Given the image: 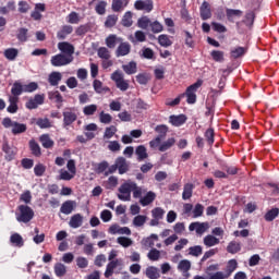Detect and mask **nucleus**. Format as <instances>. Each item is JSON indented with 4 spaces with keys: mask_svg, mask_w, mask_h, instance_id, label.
I'll list each match as a JSON object with an SVG mask.
<instances>
[{
    "mask_svg": "<svg viewBox=\"0 0 279 279\" xmlns=\"http://www.w3.org/2000/svg\"><path fill=\"white\" fill-rule=\"evenodd\" d=\"M2 125L7 130L12 128L11 132L13 136H19V134H25V132H27V124L12 121V119L8 117L2 120Z\"/></svg>",
    "mask_w": 279,
    "mask_h": 279,
    "instance_id": "obj_1",
    "label": "nucleus"
},
{
    "mask_svg": "<svg viewBox=\"0 0 279 279\" xmlns=\"http://www.w3.org/2000/svg\"><path fill=\"white\" fill-rule=\"evenodd\" d=\"M20 213L15 214L16 221L19 223H29L34 219V209L27 205L19 206Z\"/></svg>",
    "mask_w": 279,
    "mask_h": 279,
    "instance_id": "obj_2",
    "label": "nucleus"
},
{
    "mask_svg": "<svg viewBox=\"0 0 279 279\" xmlns=\"http://www.w3.org/2000/svg\"><path fill=\"white\" fill-rule=\"evenodd\" d=\"M63 128H69L77 121V117H80V112L75 107H66L63 112Z\"/></svg>",
    "mask_w": 279,
    "mask_h": 279,
    "instance_id": "obj_3",
    "label": "nucleus"
},
{
    "mask_svg": "<svg viewBox=\"0 0 279 279\" xmlns=\"http://www.w3.org/2000/svg\"><path fill=\"white\" fill-rule=\"evenodd\" d=\"M133 189H136V182L128 181L123 183L119 187V193L121 194L118 195V199H121V202H130Z\"/></svg>",
    "mask_w": 279,
    "mask_h": 279,
    "instance_id": "obj_4",
    "label": "nucleus"
},
{
    "mask_svg": "<svg viewBox=\"0 0 279 279\" xmlns=\"http://www.w3.org/2000/svg\"><path fill=\"white\" fill-rule=\"evenodd\" d=\"M2 151L4 153V159L8 162H12V160H14V158H16V154H17L19 149L15 146L10 145L8 140H3Z\"/></svg>",
    "mask_w": 279,
    "mask_h": 279,
    "instance_id": "obj_5",
    "label": "nucleus"
},
{
    "mask_svg": "<svg viewBox=\"0 0 279 279\" xmlns=\"http://www.w3.org/2000/svg\"><path fill=\"white\" fill-rule=\"evenodd\" d=\"M73 62V57H68L66 54L58 53L51 57L50 63L52 66H66Z\"/></svg>",
    "mask_w": 279,
    "mask_h": 279,
    "instance_id": "obj_6",
    "label": "nucleus"
},
{
    "mask_svg": "<svg viewBox=\"0 0 279 279\" xmlns=\"http://www.w3.org/2000/svg\"><path fill=\"white\" fill-rule=\"evenodd\" d=\"M45 104V94H36L34 98H29L28 101L25 104V108L27 110H36L39 106Z\"/></svg>",
    "mask_w": 279,
    "mask_h": 279,
    "instance_id": "obj_7",
    "label": "nucleus"
},
{
    "mask_svg": "<svg viewBox=\"0 0 279 279\" xmlns=\"http://www.w3.org/2000/svg\"><path fill=\"white\" fill-rule=\"evenodd\" d=\"M208 228H210V225L208 222H199V221L192 222L189 226L190 232H196V234H198L199 236H202V234H204V232H206Z\"/></svg>",
    "mask_w": 279,
    "mask_h": 279,
    "instance_id": "obj_8",
    "label": "nucleus"
},
{
    "mask_svg": "<svg viewBox=\"0 0 279 279\" xmlns=\"http://www.w3.org/2000/svg\"><path fill=\"white\" fill-rule=\"evenodd\" d=\"M58 49L61 51V54L66 56L68 58H73V53H75V47L69 41L59 43Z\"/></svg>",
    "mask_w": 279,
    "mask_h": 279,
    "instance_id": "obj_9",
    "label": "nucleus"
},
{
    "mask_svg": "<svg viewBox=\"0 0 279 279\" xmlns=\"http://www.w3.org/2000/svg\"><path fill=\"white\" fill-rule=\"evenodd\" d=\"M134 8L135 10L149 13L154 10V0H136Z\"/></svg>",
    "mask_w": 279,
    "mask_h": 279,
    "instance_id": "obj_10",
    "label": "nucleus"
},
{
    "mask_svg": "<svg viewBox=\"0 0 279 279\" xmlns=\"http://www.w3.org/2000/svg\"><path fill=\"white\" fill-rule=\"evenodd\" d=\"M130 51H132V45L128 41H120V45L118 46L116 50V57L117 58H123L125 56H130Z\"/></svg>",
    "mask_w": 279,
    "mask_h": 279,
    "instance_id": "obj_11",
    "label": "nucleus"
},
{
    "mask_svg": "<svg viewBox=\"0 0 279 279\" xmlns=\"http://www.w3.org/2000/svg\"><path fill=\"white\" fill-rule=\"evenodd\" d=\"M199 15L202 21H208V19H213V11L210 10V3L208 1H204L199 7Z\"/></svg>",
    "mask_w": 279,
    "mask_h": 279,
    "instance_id": "obj_12",
    "label": "nucleus"
},
{
    "mask_svg": "<svg viewBox=\"0 0 279 279\" xmlns=\"http://www.w3.org/2000/svg\"><path fill=\"white\" fill-rule=\"evenodd\" d=\"M116 166L118 167V173L120 175H123L130 171V163H128L125 157H118L116 159Z\"/></svg>",
    "mask_w": 279,
    "mask_h": 279,
    "instance_id": "obj_13",
    "label": "nucleus"
},
{
    "mask_svg": "<svg viewBox=\"0 0 279 279\" xmlns=\"http://www.w3.org/2000/svg\"><path fill=\"white\" fill-rule=\"evenodd\" d=\"M186 114H172L169 117V123H171V125H173L174 128H180L182 125H184L186 123Z\"/></svg>",
    "mask_w": 279,
    "mask_h": 279,
    "instance_id": "obj_14",
    "label": "nucleus"
},
{
    "mask_svg": "<svg viewBox=\"0 0 279 279\" xmlns=\"http://www.w3.org/2000/svg\"><path fill=\"white\" fill-rule=\"evenodd\" d=\"M75 208H77L75 201H65L60 207V213H62V215H71Z\"/></svg>",
    "mask_w": 279,
    "mask_h": 279,
    "instance_id": "obj_15",
    "label": "nucleus"
},
{
    "mask_svg": "<svg viewBox=\"0 0 279 279\" xmlns=\"http://www.w3.org/2000/svg\"><path fill=\"white\" fill-rule=\"evenodd\" d=\"M93 88L97 95H106V93H110V87L104 86V83L99 80H94Z\"/></svg>",
    "mask_w": 279,
    "mask_h": 279,
    "instance_id": "obj_16",
    "label": "nucleus"
},
{
    "mask_svg": "<svg viewBox=\"0 0 279 279\" xmlns=\"http://www.w3.org/2000/svg\"><path fill=\"white\" fill-rule=\"evenodd\" d=\"M48 99H50V101H54V104H58L57 105L58 109L62 108V102L64 101V98L62 97V94H60V92L58 90L49 92Z\"/></svg>",
    "mask_w": 279,
    "mask_h": 279,
    "instance_id": "obj_17",
    "label": "nucleus"
},
{
    "mask_svg": "<svg viewBox=\"0 0 279 279\" xmlns=\"http://www.w3.org/2000/svg\"><path fill=\"white\" fill-rule=\"evenodd\" d=\"M31 38L29 29L26 27H20L17 28L16 33V39L19 43H27Z\"/></svg>",
    "mask_w": 279,
    "mask_h": 279,
    "instance_id": "obj_18",
    "label": "nucleus"
},
{
    "mask_svg": "<svg viewBox=\"0 0 279 279\" xmlns=\"http://www.w3.org/2000/svg\"><path fill=\"white\" fill-rule=\"evenodd\" d=\"M122 41H123V38L118 37L116 34H111L105 39V43L108 49H114V47H117V44Z\"/></svg>",
    "mask_w": 279,
    "mask_h": 279,
    "instance_id": "obj_19",
    "label": "nucleus"
},
{
    "mask_svg": "<svg viewBox=\"0 0 279 279\" xmlns=\"http://www.w3.org/2000/svg\"><path fill=\"white\" fill-rule=\"evenodd\" d=\"M82 223H84V216L81 214H75L71 217L69 226L70 228H82Z\"/></svg>",
    "mask_w": 279,
    "mask_h": 279,
    "instance_id": "obj_20",
    "label": "nucleus"
},
{
    "mask_svg": "<svg viewBox=\"0 0 279 279\" xmlns=\"http://www.w3.org/2000/svg\"><path fill=\"white\" fill-rule=\"evenodd\" d=\"M227 19L230 23H234L235 19H241L243 16V11L239 9H227L226 10Z\"/></svg>",
    "mask_w": 279,
    "mask_h": 279,
    "instance_id": "obj_21",
    "label": "nucleus"
},
{
    "mask_svg": "<svg viewBox=\"0 0 279 279\" xmlns=\"http://www.w3.org/2000/svg\"><path fill=\"white\" fill-rule=\"evenodd\" d=\"M23 93H25V88H24V85L21 84V82L19 81H15L12 85V88H11V94L13 96H10V97H21V95H23Z\"/></svg>",
    "mask_w": 279,
    "mask_h": 279,
    "instance_id": "obj_22",
    "label": "nucleus"
},
{
    "mask_svg": "<svg viewBox=\"0 0 279 279\" xmlns=\"http://www.w3.org/2000/svg\"><path fill=\"white\" fill-rule=\"evenodd\" d=\"M29 145V149L33 156H35V158H40L43 156V151L40 149V145L38 144V142H36L35 140H31L28 142Z\"/></svg>",
    "mask_w": 279,
    "mask_h": 279,
    "instance_id": "obj_23",
    "label": "nucleus"
},
{
    "mask_svg": "<svg viewBox=\"0 0 279 279\" xmlns=\"http://www.w3.org/2000/svg\"><path fill=\"white\" fill-rule=\"evenodd\" d=\"M9 104L7 111L10 114H16L19 112V97H9Z\"/></svg>",
    "mask_w": 279,
    "mask_h": 279,
    "instance_id": "obj_24",
    "label": "nucleus"
},
{
    "mask_svg": "<svg viewBox=\"0 0 279 279\" xmlns=\"http://www.w3.org/2000/svg\"><path fill=\"white\" fill-rule=\"evenodd\" d=\"M69 34H73V26L64 25L62 28L57 33L58 40H64Z\"/></svg>",
    "mask_w": 279,
    "mask_h": 279,
    "instance_id": "obj_25",
    "label": "nucleus"
},
{
    "mask_svg": "<svg viewBox=\"0 0 279 279\" xmlns=\"http://www.w3.org/2000/svg\"><path fill=\"white\" fill-rule=\"evenodd\" d=\"M245 53H247V48L235 47V48L231 49L230 58H232L233 60H238V58H243V56H245Z\"/></svg>",
    "mask_w": 279,
    "mask_h": 279,
    "instance_id": "obj_26",
    "label": "nucleus"
},
{
    "mask_svg": "<svg viewBox=\"0 0 279 279\" xmlns=\"http://www.w3.org/2000/svg\"><path fill=\"white\" fill-rule=\"evenodd\" d=\"M156 199V193H154L153 191H149L146 193L145 196H143L140 199V204L142 206H149V204H154V201Z\"/></svg>",
    "mask_w": 279,
    "mask_h": 279,
    "instance_id": "obj_27",
    "label": "nucleus"
},
{
    "mask_svg": "<svg viewBox=\"0 0 279 279\" xmlns=\"http://www.w3.org/2000/svg\"><path fill=\"white\" fill-rule=\"evenodd\" d=\"M48 82L50 86H58L62 82V73L51 72L48 76Z\"/></svg>",
    "mask_w": 279,
    "mask_h": 279,
    "instance_id": "obj_28",
    "label": "nucleus"
},
{
    "mask_svg": "<svg viewBox=\"0 0 279 279\" xmlns=\"http://www.w3.org/2000/svg\"><path fill=\"white\" fill-rule=\"evenodd\" d=\"M117 267H119V259L108 263L105 271V278H110L112 274H114V269H117Z\"/></svg>",
    "mask_w": 279,
    "mask_h": 279,
    "instance_id": "obj_29",
    "label": "nucleus"
},
{
    "mask_svg": "<svg viewBox=\"0 0 279 279\" xmlns=\"http://www.w3.org/2000/svg\"><path fill=\"white\" fill-rule=\"evenodd\" d=\"M135 154L137 155L138 162H143L146 158H148L147 148L145 145H140L135 149Z\"/></svg>",
    "mask_w": 279,
    "mask_h": 279,
    "instance_id": "obj_30",
    "label": "nucleus"
},
{
    "mask_svg": "<svg viewBox=\"0 0 279 279\" xmlns=\"http://www.w3.org/2000/svg\"><path fill=\"white\" fill-rule=\"evenodd\" d=\"M39 141L45 149H51V147H53V145H54V142H53V140H51L49 134H43L39 137Z\"/></svg>",
    "mask_w": 279,
    "mask_h": 279,
    "instance_id": "obj_31",
    "label": "nucleus"
},
{
    "mask_svg": "<svg viewBox=\"0 0 279 279\" xmlns=\"http://www.w3.org/2000/svg\"><path fill=\"white\" fill-rule=\"evenodd\" d=\"M10 242L15 247H23V245H25V241L23 240V236L21 234H19V233H13L10 236Z\"/></svg>",
    "mask_w": 279,
    "mask_h": 279,
    "instance_id": "obj_32",
    "label": "nucleus"
},
{
    "mask_svg": "<svg viewBox=\"0 0 279 279\" xmlns=\"http://www.w3.org/2000/svg\"><path fill=\"white\" fill-rule=\"evenodd\" d=\"M122 69L126 75H134L137 71L136 61H130L128 64H123Z\"/></svg>",
    "mask_w": 279,
    "mask_h": 279,
    "instance_id": "obj_33",
    "label": "nucleus"
},
{
    "mask_svg": "<svg viewBox=\"0 0 279 279\" xmlns=\"http://www.w3.org/2000/svg\"><path fill=\"white\" fill-rule=\"evenodd\" d=\"M54 275L57 278H64L66 276V266L62 263L54 264Z\"/></svg>",
    "mask_w": 279,
    "mask_h": 279,
    "instance_id": "obj_34",
    "label": "nucleus"
},
{
    "mask_svg": "<svg viewBox=\"0 0 279 279\" xmlns=\"http://www.w3.org/2000/svg\"><path fill=\"white\" fill-rule=\"evenodd\" d=\"M17 57H19V49L8 48L4 50V58H7V60H10V62H14V60H16Z\"/></svg>",
    "mask_w": 279,
    "mask_h": 279,
    "instance_id": "obj_35",
    "label": "nucleus"
},
{
    "mask_svg": "<svg viewBox=\"0 0 279 279\" xmlns=\"http://www.w3.org/2000/svg\"><path fill=\"white\" fill-rule=\"evenodd\" d=\"M203 242H204V245H206V247H215V245H219V239L210 234L206 235Z\"/></svg>",
    "mask_w": 279,
    "mask_h": 279,
    "instance_id": "obj_36",
    "label": "nucleus"
},
{
    "mask_svg": "<svg viewBox=\"0 0 279 279\" xmlns=\"http://www.w3.org/2000/svg\"><path fill=\"white\" fill-rule=\"evenodd\" d=\"M204 136L209 147H213V145H215V129L213 128L207 129L205 131Z\"/></svg>",
    "mask_w": 279,
    "mask_h": 279,
    "instance_id": "obj_37",
    "label": "nucleus"
},
{
    "mask_svg": "<svg viewBox=\"0 0 279 279\" xmlns=\"http://www.w3.org/2000/svg\"><path fill=\"white\" fill-rule=\"evenodd\" d=\"M227 252L229 254H239V252H241V243L231 241L227 246Z\"/></svg>",
    "mask_w": 279,
    "mask_h": 279,
    "instance_id": "obj_38",
    "label": "nucleus"
},
{
    "mask_svg": "<svg viewBox=\"0 0 279 279\" xmlns=\"http://www.w3.org/2000/svg\"><path fill=\"white\" fill-rule=\"evenodd\" d=\"M193 197V184L187 183L183 187L182 199H191Z\"/></svg>",
    "mask_w": 279,
    "mask_h": 279,
    "instance_id": "obj_39",
    "label": "nucleus"
},
{
    "mask_svg": "<svg viewBox=\"0 0 279 279\" xmlns=\"http://www.w3.org/2000/svg\"><path fill=\"white\" fill-rule=\"evenodd\" d=\"M255 19L256 14L254 13V11H248L244 16L243 23L244 25H246V27H252V25H254Z\"/></svg>",
    "mask_w": 279,
    "mask_h": 279,
    "instance_id": "obj_40",
    "label": "nucleus"
},
{
    "mask_svg": "<svg viewBox=\"0 0 279 279\" xmlns=\"http://www.w3.org/2000/svg\"><path fill=\"white\" fill-rule=\"evenodd\" d=\"M146 276L149 279H158L160 278V272H158V268H156V266H148L146 268Z\"/></svg>",
    "mask_w": 279,
    "mask_h": 279,
    "instance_id": "obj_41",
    "label": "nucleus"
},
{
    "mask_svg": "<svg viewBox=\"0 0 279 279\" xmlns=\"http://www.w3.org/2000/svg\"><path fill=\"white\" fill-rule=\"evenodd\" d=\"M175 145V137H170L159 146V151H167Z\"/></svg>",
    "mask_w": 279,
    "mask_h": 279,
    "instance_id": "obj_42",
    "label": "nucleus"
},
{
    "mask_svg": "<svg viewBox=\"0 0 279 279\" xmlns=\"http://www.w3.org/2000/svg\"><path fill=\"white\" fill-rule=\"evenodd\" d=\"M155 132L159 134L157 137L162 140L167 136V132H169V126H167L166 124H159L155 128Z\"/></svg>",
    "mask_w": 279,
    "mask_h": 279,
    "instance_id": "obj_43",
    "label": "nucleus"
},
{
    "mask_svg": "<svg viewBox=\"0 0 279 279\" xmlns=\"http://www.w3.org/2000/svg\"><path fill=\"white\" fill-rule=\"evenodd\" d=\"M123 27H132L133 25V21H132V12L131 11H126L122 17L121 21Z\"/></svg>",
    "mask_w": 279,
    "mask_h": 279,
    "instance_id": "obj_44",
    "label": "nucleus"
},
{
    "mask_svg": "<svg viewBox=\"0 0 279 279\" xmlns=\"http://www.w3.org/2000/svg\"><path fill=\"white\" fill-rule=\"evenodd\" d=\"M158 43L161 47H171L173 45V41L169 39V35H159L158 36Z\"/></svg>",
    "mask_w": 279,
    "mask_h": 279,
    "instance_id": "obj_45",
    "label": "nucleus"
},
{
    "mask_svg": "<svg viewBox=\"0 0 279 279\" xmlns=\"http://www.w3.org/2000/svg\"><path fill=\"white\" fill-rule=\"evenodd\" d=\"M17 5H19L17 12H20V14H27L29 10H32V7L27 1L22 0L17 3Z\"/></svg>",
    "mask_w": 279,
    "mask_h": 279,
    "instance_id": "obj_46",
    "label": "nucleus"
},
{
    "mask_svg": "<svg viewBox=\"0 0 279 279\" xmlns=\"http://www.w3.org/2000/svg\"><path fill=\"white\" fill-rule=\"evenodd\" d=\"M178 270L182 271V274H186V271L191 270V260L183 259L178 265Z\"/></svg>",
    "mask_w": 279,
    "mask_h": 279,
    "instance_id": "obj_47",
    "label": "nucleus"
},
{
    "mask_svg": "<svg viewBox=\"0 0 279 279\" xmlns=\"http://www.w3.org/2000/svg\"><path fill=\"white\" fill-rule=\"evenodd\" d=\"M278 215H279V209L272 208L265 214L264 219L265 221H274V219H276Z\"/></svg>",
    "mask_w": 279,
    "mask_h": 279,
    "instance_id": "obj_48",
    "label": "nucleus"
},
{
    "mask_svg": "<svg viewBox=\"0 0 279 279\" xmlns=\"http://www.w3.org/2000/svg\"><path fill=\"white\" fill-rule=\"evenodd\" d=\"M151 217L153 219H158L159 221L165 218V209L161 207H155L151 210Z\"/></svg>",
    "mask_w": 279,
    "mask_h": 279,
    "instance_id": "obj_49",
    "label": "nucleus"
},
{
    "mask_svg": "<svg viewBox=\"0 0 279 279\" xmlns=\"http://www.w3.org/2000/svg\"><path fill=\"white\" fill-rule=\"evenodd\" d=\"M36 125L40 128V130H47L48 128H51V122L49 121L48 118H39L36 121Z\"/></svg>",
    "mask_w": 279,
    "mask_h": 279,
    "instance_id": "obj_50",
    "label": "nucleus"
},
{
    "mask_svg": "<svg viewBox=\"0 0 279 279\" xmlns=\"http://www.w3.org/2000/svg\"><path fill=\"white\" fill-rule=\"evenodd\" d=\"M210 56H211L214 62H223V60H225V58H223L225 52L221 50H213L210 52Z\"/></svg>",
    "mask_w": 279,
    "mask_h": 279,
    "instance_id": "obj_51",
    "label": "nucleus"
},
{
    "mask_svg": "<svg viewBox=\"0 0 279 279\" xmlns=\"http://www.w3.org/2000/svg\"><path fill=\"white\" fill-rule=\"evenodd\" d=\"M117 21H119V16L116 14L108 15L105 21V27H114V25H117Z\"/></svg>",
    "mask_w": 279,
    "mask_h": 279,
    "instance_id": "obj_52",
    "label": "nucleus"
},
{
    "mask_svg": "<svg viewBox=\"0 0 279 279\" xmlns=\"http://www.w3.org/2000/svg\"><path fill=\"white\" fill-rule=\"evenodd\" d=\"M106 5H108V2L100 0L95 8V11L97 14H99L100 16H104V14H106Z\"/></svg>",
    "mask_w": 279,
    "mask_h": 279,
    "instance_id": "obj_53",
    "label": "nucleus"
},
{
    "mask_svg": "<svg viewBox=\"0 0 279 279\" xmlns=\"http://www.w3.org/2000/svg\"><path fill=\"white\" fill-rule=\"evenodd\" d=\"M138 27L141 29H147L151 25V21L147 16L140 17L137 21Z\"/></svg>",
    "mask_w": 279,
    "mask_h": 279,
    "instance_id": "obj_54",
    "label": "nucleus"
},
{
    "mask_svg": "<svg viewBox=\"0 0 279 279\" xmlns=\"http://www.w3.org/2000/svg\"><path fill=\"white\" fill-rule=\"evenodd\" d=\"M117 243H119V245L122 247H130L134 242L128 236H119L117 239Z\"/></svg>",
    "mask_w": 279,
    "mask_h": 279,
    "instance_id": "obj_55",
    "label": "nucleus"
},
{
    "mask_svg": "<svg viewBox=\"0 0 279 279\" xmlns=\"http://www.w3.org/2000/svg\"><path fill=\"white\" fill-rule=\"evenodd\" d=\"M97 112V105H88L83 108V114L85 117H93Z\"/></svg>",
    "mask_w": 279,
    "mask_h": 279,
    "instance_id": "obj_56",
    "label": "nucleus"
},
{
    "mask_svg": "<svg viewBox=\"0 0 279 279\" xmlns=\"http://www.w3.org/2000/svg\"><path fill=\"white\" fill-rule=\"evenodd\" d=\"M145 221H147V216L138 215L133 219V226L141 228L145 226Z\"/></svg>",
    "mask_w": 279,
    "mask_h": 279,
    "instance_id": "obj_57",
    "label": "nucleus"
},
{
    "mask_svg": "<svg viewBox=\"0 0 279 279\" xmlns=\"http://www.w3.org/2000/svg\"><path fill=\"white\" fill-rule=\"evenodd\" d=\"M192 213L194 219L202 217V215H204V205L197 203Z\"/></svg>",
    "mask_w": 279,
    "mask_h": 279,
    "instance_id": "obj_58",
    "label": "nucleus"
},
{
    "mask_svg": "<svg viewBox=\"0 0 279 279\" xmlns=\"http://www.w3.org/2000/svg\"><path fill=\"white\" fill-rule=\"evenodd\" d=\"M99 121H100V123L108 125V124L112 123V116H110V113H106V112L101 111L99 113Z\"/></svg>",
    "mask_w": 279,
    "mask_h": 279,
    "instance_id": "obj_59",
    "label": "nucleus"
},
{
    "mask_svg": "<svg viewBox=\"0 0 279 279\" xmlns=\"http://www.w3.org/2000/svg\"><path fill=\"white\" fill-rule=\"evenodd\" d=\"M98 58H101V60H110V50L106 47H100L98 49Z\"/></svg>",
    "mask_w": 279,
    "mask_h": 279,
    "instance_id": "obj_60",
    "label": "nucleus"
},
{
    "mask_svg": "<svg viewBox=\"0 0 279 279\" xmlns=\"http://www.w3.org/2000/svg\"><path fill=\"white\" fill-rule=\"evenodd\" d=\"M117 134V126L111 125L105 129L104 138H112Z\"/></svg>",
    "mask_w": 279,
    "mask_h": 279,
    "instance_id": "obj_61",
    "label": "nucleus"
},
{
    "mask_svg": "<svg viewBox=\"0 0 279 279\" xmlns=\"http://www.w3.org/2000/svg\"><path fill=\"white\" fill-rule=\"evenodd\" d=\"M202 252H203L202 245H195L189 248L190 256H196V257L202 256Z\"/></svg>",
    "mask_w": 279,
    "mask_h": 279,
    "instance_id": "obj_62",
    "label": "nucleus"
},
{
    "mask_svg": "<svg viewBox=\"0 0 279 279\" xmlns=\"http://www.w3.org/2000/svg\"><path fill=\"white\" fill-rule=\"evenodd\" d=\"M76 267H78V269H86V267H88V259L84 256H78L76 258Z\"/></svg>",
    "mask_w": 279,
    "mask_h": 279,
    "instance_id": "obj_63",
    "label": "nucleus"
},
{
    "mask_svg": "<svg viewBox=\"0 0 279 279\" xmlns=\"http://www.w3.org/2000/svg\"><path fill=\"white\" fill-rule=\"evenodd\" d=\"M35 90H38V83L31 82L24 85V93H35Z\"/></svg>",
    "mask_w": 279,
    "mask_h": 279,
    "instance_id": "obj_64",
    "label": "nucleus"
}]
</instances>
